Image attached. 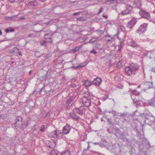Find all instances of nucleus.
Wrapping results in <instances>:
<instances>
[{
    "instance_id": "nucleus-34",
    "label": "nucleus",
    "mask_w": 155,
    "mask_h": 155,
    "mask_svg": "<svg viewBox=\"0 0 155 155\" xmlns=\"http://www.w3.org/2000/svg\"><path fill=\"white\" fill-rule=\"evenodd\" d=\"M47 41H40V43L41 45L46 46L47 45Z\"/></svg>"
},
{
    "instance_id": "nucleus-38",
    "label": "nucleus",
    "mask_w": 155,
    "mask_h": 155,
    "mask_svg": "<svg viewBox=\"0 0 155 155\" xmlns=\"http://www.w3.org/2000/svg\"><path fill=\"white\" fill-rule=\"evenodd\" d=\"M85 20H86L84 19L82 17H81L77 18V21H84Z\"/></svg>"
},
{
    "instance_id": "nucleus-48",
    "label": "nucleus",
    "mask_w": 155,
    "mask_h": 155,
    "mask_svg": "<svg viewBox=\"0 0 155 155\" xmlns=\"http://www.w3.org/2000/svg\"><path fill=\"white\" fill-rule=\"evenodd\" d=\"M111 113L114 115H116V112L114 110H112L111 112Z\"/></svg>"
},
{
    "instance_id": "nucleus-44",
    "label": "nucleus",
    "mask_w": 155,
    "mask_h": 155,
    "mask_svg": "<svg viewBox=\"0 0 155 155\" xmlns=\"http://www.w3.org/2000/svg\"><path fill=\"white\" fill-rule=\"evenodd\" d=\"M103 8L102 7H101L100 8V9L99 11L98 12L97 14H100V13H101L102 12H103Z\"/></svg>"
},
{
    "instance_id": "nucleus-47",
    "label": "nucleus",
    "mask_w": 155,
    "mask_h": 155,
    "mask_svg": "<svg viewBox=\"0 0 155 155\" xmlns=\"http://www.w3.org/2000/svg\"><path fill=\"white\" fill-rule=\"evenodd\" d=\"M107 121H108V122L110 124H112V122L111 120V119H107Z\"/></svg>"
},
{
    "instance_id": "nucleus-22",
    "label": "nucleus",
    "mask_w": 155,
    "mask_h": 155,
    "mask_svg": "<svg viewBox=\"0 0 155 155\" xmlns=\"http://www.w3.org/2000/svg\"><path fill=\"white\" fill-rule=\"evenodd\" d=\"M45 144L47 147L52 149H53L54 147V145H53V144H54V143L52 142H49V141H47Z\"/></svg>"
},
{
    "instance_id": "nucleus-14",
    "label": "nucleus",
    "mask_w": 155,
    "mask_h": 155,
    "mask_svg": "<svg viewBox=\"0 0 155 155\" xmlns=\"http://www.w3.org/2000/svg\"><path fill=\"white\" fill-rule=\"evenodd\" d=\"M133 4L135 7L140 8L141 7V2L140 0H135L134 1Z\"/></svg>"
},
{
    "instance_id": "nucleus-21",
    "label": "nucleus",
    "mask_w": 155,
    "mask_h": 155,
    "mask_svg": "<svg viewBox=\"0 0 155 155\" xmlns=\"http://www.w3.org/2000/svg\"><path fill=\"white\" fill-rule=\"evenodd\" d=\"M73 112H74L73 111ZM76 114H77L76 113H74V112L72 113H70V116L72 118H73L75 120H78V119H79L80 117L76 115Z\"/></svg>"
},
{
    "instance_id": "nucleus-52",
    "label": "nucleus",
    "mask_w": 155,
    "mask_h": 155,
    "mask_svg": "<svg viewBox=\"0 0 155 155\" xmlns=\"http://www.w3.org/2000/svg\"><path fill=\"white\" fill-rule=\"evenodd\" d=\"M102 16L103 17L105 18L106 19H107V15H105L104 14H103Z\"/></svg>"
},
{
    "instance_id": "nucleus-43",
    "label": "nucleus",
    "mask_w": 155,
    "mask_h": 155,
    "mask_svg": "<svg viewBox=\"0 0 155 155\" xmlns=\"http://www.w3.org/2000/svg\"><path fill=\"white\" fill-rule=\"evenodd\" d=\"M81 13V12L74 13L73 14V16L78 15H79Z\"/></svg>"
},
{
    "instance_id": "nucleus-51",
    "label": "nucleus",
    "mask_w": 155,
    "mask_h": 155,
    "mask_svg": "<svg viewBox=\"0 0 155 155\" xmlns=\"http://www.w3.org/2000/svg\"><path fill=\"white\" fill-rule=\"evenodd\" d=\"M99 145L102 147H104L105 146L102 143H101V142L99 143Z\"/></svg>"
},
{
    "instance_id": "nucleus-28",
    "label": "nucleus",
    "mask_w": 155,
    "mask_h": 155,
    "mask_svg": "<svg viewBox=\"0 0 155 155\" xmlns=\"http://www.w3.org/2000/svg\"><path fill=\"white\" fill-rule=\"evenodd\" d=\"M21 120L22 118L21 117H16L15 119L16 122L15 123V126L18 127V126H17V122H19Z\"/></svg>"
},
{
    "instance_id": "nucleus-36",
    "label": "nucleus",
    "mask_w": 155,
    "mask_h": 155,
    "mask_svg": "<svg viewBox=\"0 0 155 155\" xmlns=\"http://www.w3.org/2000/svg\"><path fill=\"white\" fill-rule=\"evenodd\" d=\"M133 102L134 104L136 105H139L140 104V103L139 101L137 100L135 101V99H133Z\"/></svg>"
},
{
    "instance_id": "nucleus-55",
    "label": "nucleus",
    "mask_w": 155,
    "mask_h": 155,
    "mask_svg": "<svg viewBox=\"0 0 155 155\" xmlns=\"http://www.w3.org/2000/svg\"><path fill=\"white\" fill-rule=\"evenodd\" d=\"M24 0H18L17 2L18 3H20L21 2H22L24 1Z\"/></svg>"
},
{
    "instance_id": "nucleus-1",
    "label": "nucleus",
    "mask_w": 155,
    "mask_h": 155,
    "mask_svg": "<svg viewBox=\"0 0 155 155\" xmlns=\"http://www.w3.org/2000/svg\"><path fill=\"white\" fill-rule=\"evenodd\" d=\"M139 69V66L138 64L132 63L129 66L125 68V71L127 75L130 76L132 74L135 75L136 74V72Z\"/></svg>"
},
{
    "instance_id": "nucleus-57",
    "label": "nucleus",
    "mask_w": 155,
    "mask_h": 155,
    "mask_svg": "<svg viewBox=\"0 0 155 155\" xmlns=\"http://www.w3.org/2000/svg\"><path fill=\"white\" fill-rule=\"evenodd\" d=\"M151 71H152L153 72H155V69L154 68H153L151 70Z\"/></svg>"
},
{
    "instance_id": "nucleus-15",
    "label": "nucleus",
    "mask_w": 155,
    "mask_h": 155,
    "mask_svg": "<svg viewBox=\"0 0 155 155\" xmlns=\"http://www.w3.org/2000/svg\"><path fill=\"white\" fill-rule=\"evenodd\" d=\"M101 79L99 78H97L94 79L92 84L95 85H99L101 82Z\"/></svg>"
},
{
    "instance_id": "nucleus-27",
    "label": "nucleus",
    "mask_w": 155,
    "mask_h": 155,
    "mask_svg": "<svg viewBox=\"0 0 155 155\" xmlns=\"http://www.w3.org/2000/svg\"><path fill=\"white\" fill-rule=\"evenodd\" d=\"M15 29L12 27H10L9 28H6L5 30V32L7 33L9 32H12L14 31Z\"/></svg>"
},
{
    "instance_id": "nucleus-16",
    "label": "nucleus",
    "mask_w": 155,
    "mask_h": 155,
    "mask_svg": "<svg viewBox=\"0 0 155 155\" xmlns=\"http://www.w3.org/2000/svg\"><path fill=\"white\" fill-rule=\"evenodd\" d=\"M147 103L150 106L155 107V97H154L147 101Z\"/></svg>"
},
{
    "instance_id": "nucleus-12",
    "label": "nucleus",
    "mask_w": 155,
    "mask_h": 155,
    "mask_svg": "<svg viewBox=\"0 0 155 155\" xmlns=\"http://www.w3.org/2000/svg\"><path fill=\"white\" fill-rule=\"evenodd\" d=\"M70 127L69 125H66L63 128V133L65 134H68L70 131Z\"/></svg>"
},
{
    "instance_id": "nucleus-20",
    "label": "nucleus",
    "mask_w": 155,
    "mask_h": 155,
    "mask_svg": "<svg viewBox=\"0 0 155 155\" xmlns=\"http://www.w3.org/2000/svg\"><path fill=\"white\" fill-rule=\"evenodd\" d=\"M83 84L84 86L86 87H89L92 84V82L87 80L84 81Z\"/></svg>"
},
{
    "instance_id": "nucleus-49",
    "label": "nucleus",
    "mask_w": 155,
    "mask_h": 155,
    "mask_svg": "<svg viewBox=\"0 0 155 155\" xmlns=\"http://www.w3.org/2000/svg\"><path fill=\"white\" fill-rule=\"evenodd\" d=\"M45 87V86H44L43 87L40 88L39 89V91H38V92H39V94H41V92H42V90L43 88L44 87Z\"/></svg>"
},
{
    "instance_id": "nucleus-23",
    "label": "nucleus",
    "mask_w": 155,
    "mask_h": 155,
    "mask_svg": "<svg viewBox=\"0 0 155 155\" xmlns=\"http://www.w3.org/2000/svg\"><path fill=\"white\" fill-rule=\"evenodd\" d=\"M63 133L61 132L59 130H57V137L56 138L58 139H61L63 138Z\"/></svg>"
},
{
    "instance_id": "nucleus-39",
    "label": "nucleus",
    "mask_w": 155,
    "mask_h": 155,
    "mask_svg": "<svg viewBox=\"0 0 155 155\" xmlns=\"http://www.w3.org/2000/svg\"><path fill=\"white\" fill-rule=\"evenodd\" d=\"M118 51H120L121 50L122 48L123 47V46L121 44V42L120 45H118Z\"/></svg>"
},
{
    "instance_id": "nucleus-35",
    "label": "nucleus",
    "mask_w": 155,
    "mask_h": 155,
    "mask_svg": "<svg viewBox=\"0 0 155 155\" xmlns=\"http://www.w3.org/2000/svg\"><path fill=\"white\" fill-rule=\"evenodd\" d=\"M80 48V47H78L77 46L75 48L72 50L71 51H72L73 53H74L77 51H78Z\"/></svg>"
},
{
    "instance_id": "nucleus-17",
    "label": "nucleus",
    "mask_w": 155,
    "mask_h": 155,
    "mask_svg": "<svg viewBox=\"0 0 155 155\" xmlns=\"http://www.w3.org/2000/svg\"><path fill=\"white\" fill-rule=\"evenodd\" d=\"M129 45L133 48H136L137 49L139 50L140 48V45L136 43L133 41H131L130 42Z\"/></svg>"
},
{
    "instance_id": "nucleus-5",
    "label": "nucleus",
    "mask_w": 155,
    "mask_h": 155,
    "mask_svg": "<svg viewBox=\"0 0 155 155\" xmlns=\"http://www.w3.org/2000/svg\"><path fill=\"white\" fill-rule=\"evenodd\" d=\"M91 98H87L84 97H82L81 98L84 107H90L91 105Z\"/></svg>"
},
{
    "instance_id": "nucleus-30",
    "label": "nucleus",
    "mask_w": 155,
    "mask_h": 155,
    "mask_svg": "<svg viewBox=\"0 0 155 155\" xmlns=\"http://www.w3.org/2000/svg\"><path fill=\"white\" fill-rule=\"evenodd\" d=\"M86 97L87 98H91V96L90 95V94L89 92H86L84 94V95L83 97Z\"/></svg>"
},
{
    "instance_id": "nucleus-58",
    "label": "nucleus",
    "mask_w": 155,
    "mask_h": 155,
    "mask_svg": "<svg viewBox=\"0 0 155 155\" xmlns=\"http://www.w3.org/2000/svg\"><path fill=\"white\" fill-rule=\"evenodd\" d=\"M47 91L48 92H53V91L52 89H51V90H48Z\"/></svg>"
},
{
    "instance_id": "nucleus-33",
    "label": "nucleus",
    "mask_w": 155,
    "mask_h": 155,
    "mask_svg": "<svg viewBox=\"0 0 155 155\" xmlns=\"http://www.w3.org/2000/svg\"><path fill=\"white\" fill-rule=\"evenodd\" d=\"M45 125H43L41 126L40 128V131L41 132H43L45 131Z\"/></svg>"
},
{
    "instance_id": "nucleus-2",
    "label": "nucleus",
    "mask_w": 155,
    "mask_h": 155,
    "mask_svg": "<svg viewBox=\"0 0 155 155\" xmlns=\"http://www.w3.org/2000/svg\"><path fill=\"white\" fill-rule=\"evenodd\" d=\"M145 143H149V141L146 138H144L142 140V143L139 145V149L140 151H145L151 147L150 144L145 145Z\"/></svg>"
},
{
    "instance_id": "nucleus-9",
    "label": "nucleus",
    "mask_w": 155,
    "mask_h": 155,
    "mask_svg": "<svg viewBox=\"0 0 155 155\" xmlns=\"http://www.w3.org/2000/svg\"><path fill=\"white\" fill-rule=\"evenodd\" d=\"M137 22V19L133 18L130 21L128 22L127 27L131 29L133 27Z\"/></svg>"
},
{
    "instance_id": "nucleus-10",
    "label": "nucleus",
    "mask_w": 155,
    "mask_h": 155,
    "mask_svg": "<svg viewBox=\"0 0 155 155\" xmlns=\"http://www.w3.org/2000/svg\"><path fill=\"white\" fill-rule=\"evenodd\" d=\"M38 5V2L34 0L29 2L27 5L28 8H34L37 6Z\"/></svg>"
},
{
    "instance_id": "nucleus-11",
    "label": "nucleus",
    "mask_w": 155,
    "mask_h": 155,
    "mask_svg": "<svg viewBox=\"0 0 155 155\" xmlns=\"http://www.w3.org/2000/svg\"><path fill=\"white\" fill-rule=\"evenodd\" d=\"M73 98L72 97H70L69 99L67 100L66 102V107L67 108H69L71 106L73 103Z\"/></svg>"
},
{
    "instance_id": "nucleus-26",
    "label": "nucleus",
    "mask_w": 155,
    "mask_h": 155,
    "mask_svg": "<svg viewBox=\"0 0 155 155\" xmlns=\"http://www.w3.org/2000/svg\"><path fill=\"white\" fill-rule=\"evenodd\" d=\"M19 49L17 47H15L11 50V52L12 54H15L18 52Z\"/></svg>"
},
{
    "instance_id": "nucleus-19",
    "label": "nucleus",
    "mask_w": 155,
    "mask_h": 155,
    "mask_svg": "<svg viewBox=\"0 0 155 155\" xmlns=\"http://www.w3.org/2000/svg\"><path fill=\"white\" fill-rule=\"evenodd\" d=\"M57 131L55 130L51 132L49 135V136L51 137L56 138L57 137Z\"/></svg>"
},
{
    "instance_id": "nucleus-59",
    "label": "nucleus",
    "mask_w": 155,
    "mask_h": 155,
    "mask_svg": "<svg viewBox=\"0 0 155 155\" xmlns=\"http://www.w3.org/2000/svg\"><path fill=\"white\" fill-rule=\"evenodd\" d=\"M32 72V71H29V75H31Z\"/></svg>"
},
{
    "instance_id": "nucleus-13",
    "label": "nucleus",
    "mask_w": 155,
    "mask_h": 155,
    "mask_svg": "<svg viewBox=\"0 0 155 155\" xmlns=\"http://www.w3.org/2000/svg\"><path fill=\"white\" fill-rule=\"evenodd\" d=\"M105 40L108 43L111 42L114 40V37H111L109 35L104 36Z\"/></svg>"
},
{
    "instance_id": "nucleus-6",
    "label": "nucleus",
    "mask_w": 155,
    "mask_h": 155,
    "mask_svg": "<svg viewBox=\"0 0 155 155\" xmlns=\"http://www.w3.org/2000/svg\"><path fill=\"white\" fill-rule=\"evenodd\" d=\"M139 14L143 18L148 20H150V13L145 10H141L139 12Z\"/></svg>"
},
{
    "instance_id": "nucleus-8",
    "label": "nucleus",
    "mask_w": 155,
    "mask_h": 155,
    "mask_svg": "<svg viewBox=\"0 0 155 155\" xmlns=\"http://www.w3.org/2000/svg\"><path fill=\"white\" fill-rule=\"evenodd\" d=\"M133 8V7L131 5H127L126 6L125 10L122 11L121 14L122 15L128 14L131 12Z\"/></svg>"
},
{
    "instance_id": "nucleus-60",
    "label": "nucleus",
    "mask_w": 155,
    "mask_h": 155,
    "mask_svg": "<svg viewBox=\"0 0 155 155\" xmlns=\"http://www.w3.org/2000/svg\"><path fill=\"white\" fill-rule=\"evenodd\" d=\"M94 145H97V144H98V145H99V142H97V143H96H96H94Z\"/></svg>"
},
{
    "instance_id": "nucleus-24",
    "label": "nucleus",
    "mask_w": 155,
    "mask_h": 155,
    "mask_svg": "<svg viewBox=\"0 0 155 155\" xmlns=\"http://www.w3.org/2000/svg\"><path fill=\"white\" fill-rule=\"evenodd\" d=\"M51 155H60L61 153L56 150H51Z\"/></svg>"
},
{
    "instance_id": "nucleus-63",
    "label": "nucleus",
    "mask_w": 155,
    "mask_h": 155,
    "mask_svg": "<svg viewBox=\"0 0 155 155\" xmlns=\"http://www.w3.org/2000/svg\"><path fill=\"white\" fill-rule=\"evenodd\" d=\"M153 89H154V97H155V87L154 86V87H153Z\"/></svg>"
},
{
    "instance_id": "nucleus-64",
    "label": "nucleus",
    "mask_w": 155,
    "mask_h": 155,
    "mask_svg": "<svg viewBox=\"0 0 155 155\" xmlns=\"http://www.w3.org/2000/svg\"><path fill=\"white\" fill-rule=\"evenodd\" d=\"M18 54L19 55H22V54H21V52H19L18 53Z\"/></svg>"
},
{
    "instance_id": "nucleus-18",
    "label": "nucleus",
    "mask_w": 155,
    "mask_h": 155,
    "mask_svg": "<svg viewBox=\"0 0 155 155\" xmlns=\"http://www.w3.org/2000/svg\"><path fill=\"white\" fill-rule=\"evenodd\" d=\"M53 35V34L52 33L46 34L44 35L45 38V39H49L51 40L49 41V42L51 43L52 41V40H51V38Z\"/></svg>"
},
{
    "instance_id": "nucleus-37",
    "label": "nucleus",
    "mask_w": 155,
    "mask_h": 155,
    "mask_svg": "<svg viewBox=\"0 0 155 155\" xmlns=\"http://www.w3.org/2000/svg\"><path fill=\"white\" fill-rule=\"evenodd\" d=\"M105 49L103 48H99V52L101 54H102L104 52Z\"/></svg>"
},
{
    "instance_id": "nucleus-4",
    "label": "nucleus",
    "mask_w": 155,
    "mask_h": 155,
    "mask_svg": "<svg viewBox=\"0 0 155 155\" xmlns=\"http://www.w3.org/2000/svg\"><path fill=\"white\" fill-rule=\"evenodd\" d=\"M86 109L83 106H81L78 108H75L73 110L74 113H76L80 115H82L85 112Z\"/></svg>"
},
{
    "instance_id": "nucleus-62",
    "label": "nucleus",
    "mask_w": 155,
    "mask_h": 155,
    "mask_svg": "<svg viewBox=\"0 0 155 155\" xmlns=\"http://www.w3.org/2000/svg\"><path fill=\"white\" fill-rule=\"evenodd\" d=\"M2 32L1 31V30L0 29V36L2 35Z\"/></svg>"
},
{
    "instance_id": "nucleus-50",
    "label": "nucleus",
    "mask_w": 155,
    "mask_h": 155,
    "mask_svg": "<svg viewBox=\"0 0 155 155\" xmlns=\"http://www.w3.org/2000/svg\"><path fill=\"white\" fill-rule=\"evenodd\" d=\"M71 87L72 88H74L76 87V85L74 84H71Z\"/></svg>"
},
{
    "instance_id": "nucleus-25",
    "label": "nucleus",
    "mask_w": 155,
    "mask_h": 155,
    "mask_svg": "<svg viewBox=\"0 0 155 155\" xmlns=\"http://www.w3.org/2000/svg\"><path fill=\"white\" fill-rule=\"evenodd\" d=\"M60 155H71L70 151L66 150L63 151L60 154Z\"/></svg>"
},
{
    "instance_id": "nucleus-56",
    "label": "nucleus",
    "mask_w": 155,
    "mask_h": 155,
    "mask_svg": "<svg viewBox=\"0 0 155 155\" xmlns=\"http://www.w3.org/2000/svg\"><path fill=\"white\" fill-rule=\"evenodd\" d=\"M81 66H77L76 67H75V66H73L72 67V68H78L79 67H81Z\"/></svg>"
},
{
    "instance_id": "nucleus-7",
    "label": "nucleus",
    "mask_w": 155,
    "mask_h": 155,
    "mask_svg": "<svg viewBox=\"0 0 155 155\" xmlns=\"http://www.w3.org/2000/svg\"><path fill=\"white\" fill-rule=\"evenodd\" d=\"M147 24L144 23L141 25L139 28L136 30V33H138L139 34L144 33L147 30Z\"/></svg>"
},
{
    "instance_id": "nucleus-61",
    "label": "nucleus",
    "mask_w": 155,
    "mask_h": 155,
    "mask_svg": "<svg viewBox=\"0 0 155 155\" xmlns=\"http://www.w3.org/2000/svg\"><path fill=\"white\" fill-rule=\"evenodd\" d=\"M91 147V146H90L89 144H88L87 147V148L89 150V149Z\"/></svg>"
},
{
    "instance_id": "nucleus-46",
    "label": "nucleus",
    "mask_w": 155,
    "mask_h": 155,
    "mask_svg": "<svg viewBox=\"0 0 155 155\" xmlns=\"http://www.w3.org/2000/svg\"><path fill=\"white\" fill-rule=\"evenodd\" d=\"M25 19V17L24 16L20 17L19 18V19L20 20H24Z\"/></svg>"
},
{
    "instance_id": "nucleus-32",
    "label": "nucleus",
    "mask_w": 155,
    "mask_h": 155,
    "mask_svg": "<svg viewBox=\"0 0 155 155\" xmlns=\"http://www.w3.org/2000/svg\"><path fill=\"white\" fill-rule=\"evenodd\" d=\"M132 94L134 95L137 96L140 94V93L137 92L136 90H134L132 91Z\"/></svg>"
},
{
    "instance_id": "nucleus-45",
    "label": "nucleus",
    "mask_w": 155,
    "mask_h": 155,
    "mask_svg": "<svg viewBox=\"0 0 155 155\" xmlns=\"http://www.w3.org/2000/svg\"><path fill=\"white\" fill-rule=\"evenodd\" d=\"M90 53L95 54L97 53V52L94 50H93L90 51Z\"/></svg>"
},
{
    "instance_id": "nucleus-3",
    "label": "nucleus",
    "mask_w": 155,
    "mask_h": 155,
    "mask_svg": "<svg viewBox=\"0 0 155 155\" xmlns=\"http://www.w3.org/2000/svg\"><path fill=\"white\" fill-rule=\"evenodd\" d=\"M141 86L145 92L148 89L153 88L154 86L152 81H146L142 84Z\"/></svg>"
},
{
    "instance_id": "nucleus-41",
    "label": "nucleus",
    "mask_w": 155,
    "mask_h": 155,
    "mask_svg": "<svg viewBox=\"0 0 155 155\" xmlns=\"http://www.w3.org/2000/svg\"><path fill=\"white\" fill-rule=\"evenodd\" d=\"M89 149L87 148L84 149L83 150V153L84 154H87V152L88 150Z\"/></svg>"
},
{
    "instance_id": "nucleus-31",
    "label": "nucleus",
    "mask_w": 155,
    "mask_h": 155,
    "mask_svg": "<svg viewBox=\"0 0 155 155\" xmlns=\"http://www.w3.org/2000/svg\"><path fill=\"white\" fill-rule=\"evenodd\" d=\"M97 39L95 37H93L91 39H90L89 41L90 43H92L96 41Z\"/></svg>"
},
{
    "instance_id": "nucleus-53",
    "label": "nucleus",
    "mask_w": 155,
    "mask_h": 155,
    "mask_svg": "<svg viewBox=\"0 0 155 155\" xmlns=\"http://www.w3.org/2000/svg\"><path fill=\"white\" fill-rule=\"evenodd\" d=\"M8 1H9L11 3H13L15 1V0H8Z\"/></svg>"
},
{
    "instance_id": "nucleus-54",
    "label": "nucleus",
    "mask_w": 155,
    "mask_h": 155,
    "mask_svg": "<svg viewBox=\"0 0 155 155\" xmlns=\"http://www.w3.org/2000/svg\"><path fill=\"white\" fill-rule=\"evenodd\" d=\"M127 115H125V116H124L123 119L125 120H127Z\"/></svg>"
},
{
    "instance_id": "nucleus-42",
    "label": "nucleus",
    "mask_w": 155,
    "mask_h": 155,
    "mask_svg": "<svg viewBox=\"0 0 155 155\" xmlns=\"http://www.w3.org/2000/svg\"><path fill=\"white\" fill-rule=\"evenodd\" d=\"M114 1H116V0H107L105 1L107 3V2H110V3H113Z\"/></svg>"
},
{
    "instance_id": "nucleus-29",
    "label": "nucleus",
    "mask_w": 155,
    "mask_h": 155,
    "mask_svg": "<svg viewBox=\"0 0 155 155\" xmlns=\"http://www.w3.org/2000/svg\"><path fill=\"white\" fill-rule=\"evenodd\" d=\"M96 32H97V34L99 35H101L104 34V31L102 30H98L95 31Z\"/></svg>"
},
{
    "instance_id": "nucleus-40",
    "label": "nucleus",
    "mask_w": 155,
    "mask_h": 155,
    "mask_svg": "<svg viewBox=\"0 0 155 155\" xmlns=\"http://www.w3.org/2000/svg\"><path fill=\"white\" fill-rule=\"evenodd\" d=\"M126 114H127L125 113H120L119 116L122 119Z\"/></svg>"
}]
</instances>
